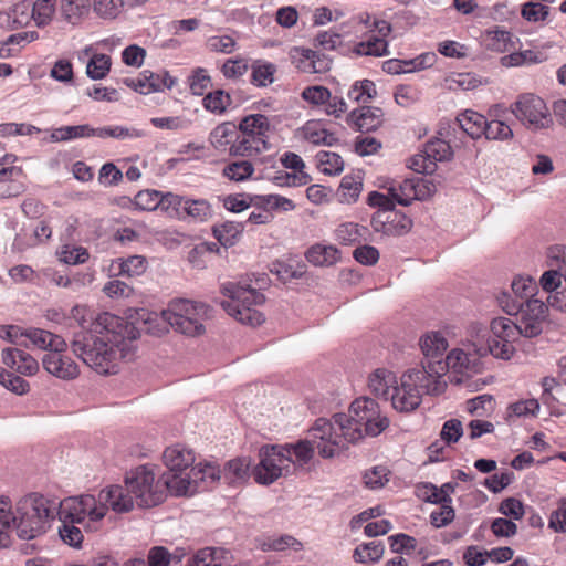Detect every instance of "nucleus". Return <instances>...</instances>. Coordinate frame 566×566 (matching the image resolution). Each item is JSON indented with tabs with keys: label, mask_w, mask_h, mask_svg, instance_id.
Wrapping results in <instances>:
<instances>
[{
	"label": "nucleus",
	"mask_w": 566,
	"mask_h": 566,
	"mask_svg": "<svg viewBox=\"0 0 566 566\" xmlns=\"http://www.w3.org/2000/svg\"><path fill=\"white\" fill-rule=\"evenodd\" d=\"M72 316L78 322L81 328L74 333L71 342L74 354L101 375L115 374L114 347L125 338L127 323L108 312L93 317V314L81 305L72 308Z\"/></svg>",
	"instance_id": "f257e3e1"
},
{
	"label": "nucleus",
	"mask_w": 566,
	"mask_h": 566,
	"mask_svg": "<svg viewBox=\"0 0 566 566\" xmlns=\"http://www.w3.org/2000/svg\"><path fill=\"white\" fill-rule=\"evenodd\" d=\"M163 461L167 471L157 482L154 468L149 464L139 465L126 474V488L139 507H153L164 502V486L177 496L188 495L195 462L192 450L179 443L174 444L165 449Z\"/></svg>",
	"instance_id": "f03ea898"
},
{
	"label": "nucleus",
	"mask_w": 566,
	"mask_h": 566,
	"mask_svg": "<svg viewBox=\"0 0 566 566\" xmlns=\"http://www.w3.org/2000/svg\"><path fill=\"white\" fill-rule=\"evenodd\" d=\"M388 426L389 420L381 413L378 402L361 396L350 403L347 415L335 413L331 419H316L313 436L321 439L326 434L333 436V443L319 449L325 455H336L365 436H379Z\"/></svg>",
	"instance_id": "7ed1b4c3"
},
{
	"label": "nucleus",
	"mask_w": 566,
	"mask_h": 566,
	"mask_svg": "<svg viewBox=\"0 0 566 566\" xmlns=\"http://www.w3.org/2000/svg\"><path fill=\"white\" fill-rule=\"evenodd\" d=\"M54 521L51 496L38 492L22 496L11 511V501L0 497V548L10 544L12 531L21 539L30 541L43 535Z\"/></svg>",
	"instance_id": "20e7f679"
},
{
	"label": "nucleus",
	"mask_w": 566,
	"mask_h": 566,
	"mask_svg": "<svg viewBox=\"0 0 566 566\" xmlns=\"http://www.w3.org/2000/svg\"><path fill=\"white\" fill-rule=\"evenodd\" d=\"M54 506V518L61 523L83 524L88 517L91 522L101 521L112 509L116 513H126L134 507V497L126 485H109L101 490L98 500L94 495L83 494L64 500L51 496Z\"/></svg>",
	"instance_id": "39448f33"
},
{
	"label": "nucleus",
	"mask_w": 566,
	"mask_h": 566,
	"mask_svg": "<svg viewBox=\"0 0 566 566\" xmlns=\"http://www.w3.org/2000/svg\"><path fill=\"white\" fill-rule=\"evenodd\" d=\"M221 292L228 297L221 302V306L238 322L250 326H259L264 322V315L254 307L265 301L264 295L258 290L235 282H226L221 284Z\"/></svg>",
	"instance_id": "423d86ee"
},
{
	"label": "nucleus",
	"mask_w": 566,
	"mask_h": 566,
	"mask_svg": "<svg viewBox=\"0 0 566 566\" xmlns=\"http://www.w3.org/2000/svg\"><path fill=\"white\" fill-rule=\"evenodd\" d=\"M211 307L202 302L176 298L161 312L166 321L177 332L187 336H198L205 332L203 321L211 315Z\"/></svg>",
	"instance_id": "0eeeda50"
},
{
	"label": "nucleus",
	"mask_w": 566,
	"mask_h": 566,
	"mask_svg": "<svg viewBox=\"0 0 566 566\" xmlns=\"http://www.w3.org/2000/svg\"><path fill=\"white\" fill-rule=\"evenodd\" d=\"M522 336L517 323L507 317L493 318L485 344L474 345L479 357L492 355L495 358L510 359L514 353L513 343Z\"/></svg>",
	"instance_id": "6e6552de"
},
{
	"label": "nucleus",
	"mask_w": 566,
	"mask_h": 566,
	"mask_svg": "<svg viewBox=\"0 0 566 566\" xmlns=\"http://www.w3.org/2000/svg\"><path fill=\"white\" fill-rule=\"evenodd\" d=\"M431 378L423 368L403 373L400 384L392 388L389 397L392 407L399 412H411L421 403V389L431 390Z\"/></svg>",
	"instance_id": "1a4fd4ad"
},
{
	"label": "nucleus",
	"mask_w": 566,
	"mask_h": 566,
	"mask_svg": "<svg viewBox=\"0 0 566 566\" xmlns=\"http://www.w3.org/2000/svg\"><path fill=\"white\" fill-rule=\"evenodd\" d=\"M511 112L527 129L534 132L548 128L553 123L544 99L533 93L521 94L511 104Z\"/></svg>",
	"instance_id": "9d476101"
},
{
	"label": "nucleus",
	"mask_w": 566,
	"mask_h": 566,
	"mask_svg": "<svg viewBox=\"0 0 566 566\" xmlns=\"http://www.w3.org/2000/svg\"><path fill=\"white\" fill-rule=\"evenodd\" d=\"M284 449L280 446H263L259 451V463L253 469V476L256 483L269 485L276 481L287 469L283 453Z\"/></svg>",
	"instance_id": "9b49d317"
},
{
	"label": "nucleus",
	"mask_w": 566,
	"mask_h": 566,
	"mask_svg": "<svg viewBox=\"0 0 566 566\" xmlns=\"http://www.w3.org/2000/svg\"><path fill=\"white\" fill-rule=\"evenodd\" d=\"M314 426L308 431V438L305 440H300L295 444H284L280 446V448L284 449L283 455L287 468L290 463H293L296 467L306 465L313 458L314 451L317 450L321 457L323 458H333L334 455H325L321 452L319 448L327 447L333 443V436L324 437L323 439L316 438L313 436Z\"/></svg>",
	"instance_id": "f8f14e48"
},
{
	"label": "nucleus",
	"mask_w": 566,
	"mask_h": 566,
	"mask_svg": "<svg viewBox=\"0 0 566 566\" xmlns=\"http://www.w3.org/2000/svg\"><path fill=\"white\" fill-rule=\"evenodd\" d=\"M123 83L135 92L147 95L154 92H163L172 88L177 80L166 70L158 72L144 70L137 77H125Z\"/></svg>",
	"instance_id": "ddd939ff"
},
{
	"label": "nucleus",
	"mask_w": 566,
	"mask_h": 566,
	"mask_svg": "<svg viewBox=\"0 0 566 566\" xmlns=\"http://www.w3.org/2000/svg\"><path fill=\"white\" fill-rule=\"evenodd\" d=\"M548 308L545 303L538 298H528L518 311V326L522 336L533 338L543 332V325L547 316Z\"/></svg>",
	"instance_id": "4468645a"
},
{
	"label": "nucleus",
	"mask_w": 566,
	"mask_h": 566,
	"mask_svg": "<svg viewBox=\"0 0 566 566\" xmlns=\"http://www.w3.org/2000/svg\"><path fill=\"white\" fill-rule=\"evenodd\" d=\"M470 363L471 360L469 353L460 348H454L448 355H446L443 359L434 360L423 365V369L431 378L432 384L436 385L432 391H438V387L440 386L439 379L444 376L450 368L462 371L463 369L469 368Z\"/></svg>",
	"instance_id": "2eb2a0df"
},
{
	"label": "nucleus",
	"mask_w": 566,
	"mask_h": 566,
	"mask_svg": "<svg viewBox=\"0 0 566 566\" xmlns=\"http://www.w3.org/2000/svg\"><path fill=\"white\" fill-rule=\"evenodd\" d=\"M389 195L400 206H409L413 200H423L430 188L428 182L421 177L405 178L403 180H392L388 187Z\"/></svg>",
	"instance_id": "dca6fc26"
},
{
	"label": "nucleus",
	"mask_w": 566,
	"mask_h": 566,
	"mask_svg": "<svg viewBox=\"0 0 566 566\" xmlns=\"http://www.w3.org/2000/svg\"><path fill=\"white\" fill-rule=\"evenodd\" d=\"M65 349L46 352L42 357L43 368L51 375L62 380H72L80 374L78 365L62 353Z\"/></svg>",
	"instance_id": "f3484780"
},
{
	"label": "nucleus",
	"mask_w": 566,
	"mask_h": 566,
	"mask_svg": "<svg viewBox=\"0 0 566 566\" xmlns=\"http://www.w3.org/2000/svg\"><path fill=\"white\" fill-rule=\"evenodd\" d=\"M370 223L376 232H381L389 237L403 235L412 228L411 219L398 211H394L385 218L382 212H376L373 214Z\"/></svg>",
	"instance_id": "a211bd4d"
},
{
	"label": "nucleus",
	"mask_w": 566,
	"mask_h": 566,
	"mask_svg": "<svg viewBox=\"0 0 566 566\" xmlns=\"http://www.w3.org/2000/svg\"><path fill=\"white\" fill-rule=\"evenodd\" d=\"M2 363L19 374L31 376L39 370V364L29 353L17 347L4 348L1 353Z\"/></svg>",
	"instance_id": "6ab92c4d"
},
{
	"label": "nucleus",
	"mask_w": 566,
	"mask_h": 566,
	"mask_svg": "<svg viewBox=\"0 0 566 566\" xmlns=\"http://www.w3.org/2000/svg\"><path fill=\"white\" fill-rule=\"evenodd\" d=\"M382 111L379 107L363 106L352 111L347 122L360 133L376 130L381 125Z\"/></svg>",
	"instance_id": "aec40b11"
},
{
	"label": "nucleus",
	"mask_w": 566,
	"mask_h": 566,
	"mask_svg": "<svg viewBox=\"0 0 566 566\" xmlns=\"http://www.w3.org/2000/svg\"><path fill=\"white\" fill-rule=\"evenodd\" d=\"M424 356L422 366L434 360L443 359L448 348V342L440 332H429L424 334L419 342Z\"/></svg>",
	"instance_id": "412c9836"
},
{
	"label": "nucleus",
	"mask_w": 566,
	"mask_h": 566,
	"mask_svg": "<svg viewBox=\"0 0 566 566\" xmlns=\"http://www.w3.org/2000/svg\"><path fill=\"white\" fill-rule=\"evenodd\" d=\"M24 339L30 340L35 347L48 352L67 348V344L62 336L41 328H25Z\"/></svg>",
	"instance_id": "4be33fe9"
},
{
	"label": "nucleus",
	"mask_w": 566,
	"mask_h": 566,
	"mask_svg": "<svg viewBox=\"0 0 566 566\" xmlns=\"http://www.w3.org/2000/svg\"><path fill=\"white\" fill-rule=\"evenodd\" d=\"M238 128L245 136L269 140L271 124L268 116L258 113L243 116L238 124Z\"/></svg>",
	"instance_id": "5701e85b"
},
{
	"label": "nucleus",
	"mask_w": 566,
	"mask_h": 566,
	"mask_svg": "<svg viewBox=\"0 0 566 566\" xmlns=\"http://www.w3.org/2000/svg\"><path fill=\"white\" fill-rule=\"evenodd\" d=\"M270 143L259 137L252 138L238 132L235 143L229 148V155L233 157H252L270 149Z\"/></svg>",
	"instance_id": "b1692460"
},
{
	"label": "nucleus",
	"mask_w": 566,
	"mask_h": 566,
	"mask_svg": "<svg viewBox=\"0 0 566 566\" xmlns=\"http://www.w3.org/2000/svg\"><path fill=\"white\" fill-rule=\"evenodd\" d=\"M221 478L220 469L210 463H199L191 468V476L189 479L190 489L188 495H191L199 491L200 483H203L205 486H208Z\"/></svg>",
	"instance_id": "393cba45"
},
{
	"label": "nucleus",
	"mask_w": 566,
	"mask_h": 566,
	"mask_svg": "<svg viewBox=\"0 0 566 566\" xmlns=\"http://www.w3.org/2000/svg\"><path fill=\"white\" fill-rule=\"evenodd\" d=\"M238 129L233 122H223L210 132L209 143L218 151L229 150L238 138Z\"/></svg>",
	"instance_id": "a878e982"
},
{
	"label": "nucleus",
	"mask_w": 566,
	"mask_h": 566,
	"mask_svg": "<svg viewBox=\"0 0 566 566\" xmlns=\"http://www.w3.org/2000/svg\"><path fill=\"white\" fill-rule=\"evenodd\" d=\"M485 123L486 118L482 114L471 109L460 113L454 120V125L472 139H478L483 136Z\"/></svg>",
	"instance_id": "bb28decb"
},
{
	"label": "nucleus",
	"mask_w": 566,
	"mask_h": 566,
	"mask_svg": "<svg viewBox=\"0 0 566 566\" xmlns=\"http://www.w3.org/2000/svg\"><path fill=\"white\" fill-rule=\"evenodd\" d=\"M95 136V128L88 124L67 125L51 130L49 142L67 143L81 138H90Z\"/></svg>",
	"instance_id": "cd10ccee"
},
{
	"label": "nucleus",
	"mask_w": 566,
	"mask_h": 566,
	"mask_svg": "<svg viewBox=\"0 0 566 566\" xmlns=\"http://www.w3.org/2000/svg\"><path fill=\"white\" fill-rule=\"evenodd\" d=\"M395 384V375L386 369H376L368 378L369 390L386 401L389 399Z\"/></svg>",
	"instance_id": "c85d7f7f"
},
{
	"label": "nucleus",
	"mask_w": 566,
	"mask_h": 566,
	"mask_svg": "<svg viewBox=\"0 0 566 566\" xmlns=\"http://www.w3.org/2000/svg\"><path fill=\"white\" fill-rule=\"evenodd\" d=\"M305 258L315 266H331L339 260L340 255L336 247L316 243L307 249Z\"/></svg>",
	"instance_id": "c756f323"
},
{
	"label": "nucleus",
	"mask_w": 566,
	"mask_h": 566,
	"mask_svg": "<svg viewBox=\"0 0 566 566\" xmlns=\"http://www.w3.org/2000/svg\"><path fill=\"white\" fill-rule=\"evenodd\" d=\"M482 45L492 52H506L512 44V34L505 29H488L481 34Z\"/></svg>",
	"instance_id": "7c9ffc66"
},
{
	"label": "nucleus",
	"mask_w": 566,
	"mask_h": 566,
	"mask_svg": "<svg viewBox=\"0 0 566 566\" xmlns=\"http://www.w3.org/2000/svg\"><path fill=\"white\" fill-rule=\"evenodd\" d=\"M363 189V177L360 172L347 174L342 180L337 190L338 200L342 203H354Z\"/></svg>",
	"instance_id": "2f4dec72"
},
{
	"label": "nucleus",
	"mask_w": 566,
	"mask_h": 566,
	"mask_svg": "<svg viewBox=\"0 0 566 566\" xmlns=\"http://www.w3.org/2000/svg\"><path fill=\"white\" fill-rule=\"evenodd\" d=\"M244 226L241 222L226 221L212 228V234L224 248L234 245L243 232Z\"/></svg>",
	"instance_id": "473e14b6"
},
{
	"label": "nucleus",
	"mask_w": 566,
	"mask_h": 566,
	"mask_svg": "<svg viewBox=\"0 0 566 566\" xmlns=\"http://www.w3.org/2000/svg\"><path fill=\"white\" fill-rule=\"evenodd\" d=\"M36 39L38 32L35 31H25L11 34L4 41L0 42V57L9 59L14 56L24 43H31Z\"/></svg>",
	"instance_id": "72a5a7b5"
},
{
	"label": "nucleus",
	"mask_w": 566,
	"mask_h": 566,
	"mask_svg": "<svg viewBox=\"0 0 566 566\" xmlns=\"http://www.w3.org/2000/svg\"><path fill=\"white\" fill-rule=\"evenodd\" d=\"M251 460L249 458L239 457L226 462L222 473L229 483H241L249 478Z\"/></svg>",
	"instance_id": "f704fd0d"
},
{
	"label": "nucleus",
	"mask_w": 566,
	"mask_h": 566,
	"mask_svg": "<svg viewBox=\"0 0 566 566\" xmlns=\"http://www.w3.org/2000/svg\"><path fill=\"white\" fill-rule=\"evenodd\" d=\"M31 18V2L23 0L14 4L9 12L1 14L0 22L7 23L12 29H18L28 24Z\"/></svg>",
	"instance_id": "c9c22d12"
},
{
	"label": "nucleus",
	"mask_w": 566,
	"mask_h": 566,
	"mask_svg": "<svg viewBox=\"0 0 566 566\" xmlns=\"http://www.w3.org/2000/svg\"><path fill=\"white\" fill-rule=\"evenodd\" d=\"M212 216L211 205L206 199H191L187 197L182 220L205 222Z\"/></svg>",
	"instance_id": "e433bc0d"
},
{
	"label": "nucleus",
	"mask_w": 566,
	"mask_h": 566,
	"mask_svg": "<svg viewBox=\"0 0 566 566\" xmlns=\"http://www.w3.org/2000/svg\"><path fill=\"white\" fill-rule=\"evenodd\" d=\"M91 0H61V13L72 24H77L90 13Z\"/></svg>",
	"instance_id": "4c0bfd02"
},
{
	"label": "nucleus",
	"mask_w": 566,
	"mask_h": 566,
	"mask_svg": "<svg viewBox=\"0 0 566 566\" xmlns=\"http://www.w3.org/2000/svg\"><path fill=\"white\" fill-rule=\"evenodd\" d=\"M306 266L294 260L275 261L270 268V272L275 274L281 281L286 282L292 279H300L304 275Z\"/></svg>",
	"instance_id": "58836bf2"
},
{
	"label": "nucleus",
	"mask_w": 566,
	"mask_h": 566,
	"mask_svg": "<svg viewBox=\"0 0 566 566\" xmlns=\"http://www.w3.org/2000/svg\"><path fill=\"white\" fill-rule=\"evenodd\" d=\"M145 136V132L134 127L126 126H106L95 128V136L98 138H115L118 140L136 139Z\"/></svg>",
	"instance_id": "ea45409f"
},
{
	"label": "nucleus",
	"mask_w": 566,
	"mask_h": 566,
	"mask_svg": "<svg viewBox=\"0 0 566 566\" xmlns=\"http://www.w3.org/2000/svg\"><path fill=\"white\" fill-rule=\"evenodd\" d=\"M112 59L104 53H94L86 64V75L91 80H103L111 71Z\"/></svg>",
	"instance_id": "a19ab883"
},
{
	"label": "nucleus",
	"mask_w": 566,
	"mask_h": 566,
	"mask_svg": "<svg viewBox=\"0 0 566 566\" xmlns=\"http://www.w3.org/2000/svg\"><path fill=\"white\" fill-rule=\"evenodd\" d=\"M316 160L319 170L327 176L339 175L344 169V160L340 155L321 150L316 154Z\"/></svg>",
	"instance_id": "79ce46f5"
},
{
	"label": "nucleus",
	"mask_w": 566,
	"mask_h": 566,
	"mask_svg": "<svg viewBox=\"0 0 566 566\" xmlns=\"http://www.w3.org/2000/svg\"><path fill=\"white\" fill-rule=\"evenodd\" d=\"M251 82L255 86L265 87L273 83L276 67L273 63L255 61L252 64Z\"/></svg>",
	"instance_id": "37998d69"
},
{
	"label": "nucleus",
	"mask_w": 566,
	"mask_h": 566,
	"mask_svg": "<svg viewBox=\"0 0 566 566\" xmlns=\"http://www.w3.org/2000/svg\"><path fill=\"white\" fill-rule=\"evenodd\" d=\"M355 52L358 55L384 56L388 52V42L385 38L370 35L365 41H360L355 46Z\"/></svg>",
	"instance_id": "c03bdc74"
},
{
	"label": "nucleus",
	"mask_w": 566,
	"mask_h": 566,
	"mask_svg": "<svg viewBox=\"0 0 566 566\" xmlns=\"http://www.w3.org/2000/svg\"><path fill=\"white\" fill-rule=\"evenodd\" d=\"M185 203H187V197L160 191L159 209L166 212L170 218L181 219Z\"/></svg>",
	"instance_id": "a18cd8bd"
},
{
	"label": "nucleus",
	"mask_w": 566,
	"mask_h": 566,
	"mask_svg": "<svg viewBox=\"0 0 566 566\" xmlns=\"http://www.w3.org/2000/svg\"><path fill=\"white\" fill-rule=\"evenodd\" d=\"M302 56L307 65L304 71L312 73H324L331 69L332 60L324 53L316 52L311 49H303Z\"/></svg>",
	"instance_id": "49530a36"
},
{
	"label": "nucleus",
	"mask_w": 566,
	"mask_h": 566,
	"mask_svg": "<svg viewBox=\"0 0 566 566\" xmlns=\"http://www.w3.org/2000/svg\"><path fill=\"white\" fill-rule=\"evenodd\" d=\"M385 552L381 542L363 543L355 548L354 558L358 563L378 562Z\"/></svg>",
	"instance_id": "de8ad7c7"
},
{
	"label": "nucleus",
	"mask_w": 566,
	"mask_h": 566,
	"mask_svg": "<svg viewBox=\"0 0 566 566\" xmlns=\"http://www.w3.org/2000/svg\"><path fill=\"white\" fill-rule=\"evenodd\" d=\"M254 172V167L249 160H235L224 166L222 174L232 181L248 180Z\"/></svg>",
	"instance_id": "09e8293b"
},
{
	"label": "nucleus",
	"mask_w": 566,
	"mask_h": 566,
	"mask_svg": "<svg viewBox=\"0 0 566 566\" xmlns=\"http://www.w3.org/2000/svg\"><path fill=\"white\" fill-rule=\"evenodd\" d=\"M423 153L429 160L433 161L434 166L437 161L449 160L453 155L451 146L442 139H434L426 143Z\"/></svg>",
	"instance_id": "8fccbe9b"
},
{
	"label": "nucleus",
	"mask_w": 566,
	"mask_h": 566,
	"mask_svg": "<svg viewBox=\"0 0 566 566\" xmlns=\"http://www.w3.org/2000/svg\"><path fill=\"white\" fill-rule=\"evenodd\" d=\"M203 107L213 114H223L231 104V96L223 90H216L207 94L203 99Z\"/></svg>",
	"instance_id": "3c124183"
},
{
	"label": "nucleus",
	"mask_w": 566,
	"mask_h": 566,
	"mask_svg": "<svg viewBox=\"0 0 566 566\" xmlns=\"http://www.w3.org/2000/svg\"><path fill=\"white\" fill-rule=\"evenodd\" d=\"M483 136L489 140H510L513 137L512 128L503 120L492 119L485 123Z\"/></svg>",
	"instance_id": "603ef678"
},
{
	"label": "nucleus",
	"mask_w": 566,
	"mask_h": 566,
	"mask_svg": "<svg viewBox=\"0 0 566 566\" xmlns=\"http://www.w3.org/2000/svg\"><path fill=\"white\" fill-rule=\"evenodd\" d=\"M119 274L129 277L142 275L147 269V260L143 255H130L126 259H118Z\"/></svg>",
	"instance_id": "864d4df0"
},
{
	"label": "nucleus",
	"mask_w": 566,
	"mask_h": 566,
	"mask_svg": "<svg viewBox=\"0 0 566 566\" xmlns=\"http://www.w3.org/2000/svg\"><path fill=\"white\" fill-rule=\"evenodd\" d=\"M272 181L279 187H301L312 181V177L307 172H287L277 171L273 177Z\"/></svg>",
	"instance_id": "5fc2aeb1"
},
{
	"label": "nucleus",
	"mask_w": 566,
	"mask_h": 566,
	"mask_svg": "<svg viewBox=\"0 0 566 566\" xmlns=\"http://www.w3.org/2000/svg\"><path fill=\"white\" fill-rule=\"evenodd\" d=\"M376 95L375 83L370 80L357 81L348 91V98L357 103H367Z\"/></svg>",
	"instance_id": "6e6d98bb"
},
{
	"label": "nucleus",
	"mask_w": 566,
	"mask_h": 566,
	"mask_svg": "<svg viewBox=\"0 0 566 566\" xmlns=\"http://www.w3.org/2000/svg\"><path fill=\"white\" fill-rule=\"evenodd\" d=\"M59 536L64 544L74 548H80L84 539L78 523H61Z\"/></svg>",
	"instance_id": "4d7b16f0"
},
{
	"label": "nucleus",
	"mask_w": 566,
	"mask_h": 566,
	"mask_svg": "<svg viewBox=\"0 0 566 566\" xmlns=\"http://www.w3.org/2000/svg\"><path fill=\"white\" fill-rule=\"evenodd\" d=\"M55 0H36L31 3V15L39 27L46 25L54 12Z\"/></svg>",
	"instance_id": "13d9d810"
},
{
	"label": "nucleus",
	"mask_w": 566,
	"mask_h": 566,
	"mask_svg": "<svg viewBox=\"0 0 566 566\" xmlns=\"http://www.w3.org/2000/svg\"><path fill=\"white\" fill-rule=\"evenodd\" d=\"M365 231L366 228L359 227L358 223L345 222L339 224L336 229V238L343 244H352L359 241Z\"/></svg>",
	"instance_id": "bf43d9fd"
},
{
	"label": "nucleus",
	"mask_w": 566,
	"mask_h": 566,
	"mask_svg": "<svg viewBox=\"0 0 566 566\" xmlns=\"http://www.w3.org/2000/svg\"><path fill=\"white\" fill-rule=\"evenodd\" d=\"M160 191L146 189L139 191L134 199L135 209L142 211H153L159 209Z\"/></svg>",
	"instance_id": "052dcab7"
},
{
	"label": "nucleus",
	"mask_w": 566,
	"mask_h": 566,
	"mask_svg": "<svg viewBox=\"0 0 566 566\" xmlns=\"http://www.w3.org/2000/svg\"><path fill=\"white\" fill-rule=\"evenodd\" d=\"M0 384L17 395H23L29 390V382L22 377L0 367Z\"/></svg>",
	"instance_id": "680f3d73"
},
{
	"label": "nucleus",
	"mask_w": 566,
	"mask_h": 566,
	"mask_svg": "<svg viewBox=\"0 0 566 566\" xmlns=\"http://www.w3.org/2000/svg\"><path fill=\"white\" fill-rule=\"evenodd\" d=\"M390 471L384 465H376L364 474V483L370 490L381 489L389 481Z\"/></svg>",
	"instance_id": "e2e57ef3"
},
{
	"label": "nucleus",
	"mask_w": 566,
	"mask_h": 566,
	"mask_svg": "<svg viewBox=\"0 0 566 566\" xmlns=\"http://www.w3.org/2000/svg\"><path fill=\"white\" fill-rule=\"evenodd\" d=\"M88 256L87 250L77 245L65 244L60 251V261L70 265L82 264L86 262Z\"/></svg>",
	"instance_id": "0e129e2a"
},
{
	"label": "nucleus",
	"mask_w": 566,
	"mask_h": 566,
	"mask_svg": "<svg viewBox=\"0 0 566 566\" xmlns=\"http://www.w3.org/2000/svg\"><path fill=\"white\" fill-rule=\"evenodd\" d=\"M521 14L528 22H541L547 19L549 8L541 2L528 1L522 6Z\"/></svg>",
	"instance_id": "69168bd1"
},
{
	"label": "nucleus",
	"mask_w": 566,
	"mask_h": 566,
	"mask_svg": "<svg viewBox=\"0 0 566 566\" xmlns=\"http://www.w3.org/2000/svg\"><path fill=\"white\" fill-rule=\"evenodd\" d=\"M440 509L430 513V523L434 528H442L452 523L455 518V511L452 504L440 503Z\"/></svg>",
	"instance_id": "338daca9"
},
{
	"label": "nucleus",
	"mask_w": 566,
	"mask_h": 566,
	"mask_svg": "<svg viewBox=\"0 0 566 566\" xmlns=\"http://www.w3.org/2000/svg\"><path fill=\"white\" fill-rule=\"evenodd\" d=\"M217 552L218 549L214 547L201 548L191 557H189L186 566H221L217 562Z\"/></svg>",
	"instance_id": "774afa93"
}]
</instances>
